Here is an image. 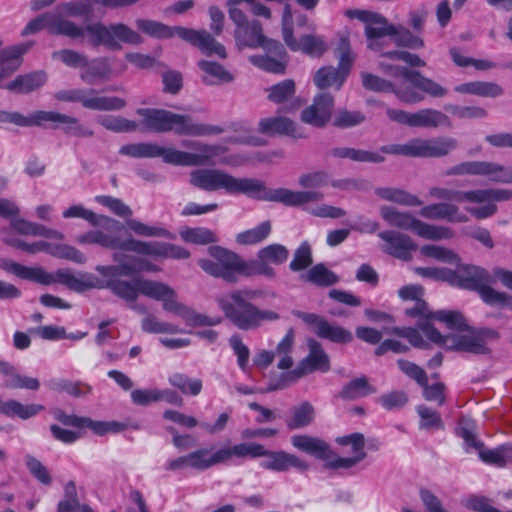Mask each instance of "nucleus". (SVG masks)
<instances>
[{"label":"nucleus","instance_id":"473e14b6","mask_svg":"<svg viewBox=\"0 0 512 512\" xmlns=\"http://www.w3.org/2000/svg\"><path fill=\"white\" fill-rule=\"evenodd\" d=\"M291 444L298 450L321 460H329L333 455L330 446L320 438L309 435H294Z\"/></svg>","mask_w":512,"mask_h":512},{"label":"nucleus","instance_id":"a18cd8bd","mask_svg":"<svg viewBox=\"0 0 512 512\" xmlns=\"http://www.w3.org/2000/svg\"><path fill=\"white\" fill-rule=\"evenodd\" d=\"M271 54L276 56L277 59L268 55H254L251 56L249 60L254 66L267 72L283 74L286 68V52L284 51V54L281 56L274 53Z\"/></svg>","mask_w":512,"mask_h":512},{"label":"nucleus","instance_id":"a19ab883","mask_svg":"<svg viewBox=\"0 0 512 512\" xmlns=\"http://www.w3.org/2000/svg\"><path fill=\"white\" fill-rule=\"evenodd\" d=\"M345 80L346 77L333 66L321 67L313 77V82L319 89L335 87L336 90H339Z\"/></svg>","mask_w":512,"mask_h":512},{"label":"nucleus","instance_id":"9b49d317","mask_svg":"<svg viewBox=\"0 0 512 512\" xmlns=\"http://www.w3.org/2000/svg\"><path fill=\"white\" fill-rule=\"evenodd\" d=\"M128 284L132 287L133 294L131 299H123L125 302H133L142 294L161 301L165 311L179 315L186 321L190 320L191 310L177 301L176 292L167 284L141 278L128 280Z\"/></svg>","mask_w":512,"mask_h":512},{"label":"nucleus","instance_id":"2f4dec72","mask_svg":"<svg viewBox=\"0 0 512 512\" xmlns=\"http://www.w3.org/2000/svg\"><path fill=\"white\" fill-rule=\"evenodd\" d=\"M419 214L426 219H444L452 223H464L468 220L467 216L460 212L458 206L447 202L424 206L419 211Z\"/></svg>","mask_w":512,"mask_h":512},{"label":"nucleus","instance_id":"69168bd1","mask_svg":"<svg viewBox=\"0 0 512 512\" xmlns=\"http://www.w3.org/2000/svg\"><path fill=\"white\" fill-rule=\"evenodd\" d=\"M141 328L144 332L147 333H180L182 332L181 329L178 328V326L168 323L159 321L156 317L152 315H147L141 322Z\"/></svg>","mask_w":512,"mask_h":512},{"label":"nucleus","instance_id":"b1692460","mask_svg":"<svg viewBox=\"0 0 512 512\" xmlns=\"http://www.w3.org/2000/svg\"><path fill=\"white\" fill-rule=\"evenodd\" d=\"M308 355L299 363L297 368L287 375L291 380H296L314 371L327 372L330 369V361L322 345L315 339H308Z\"/></svg>","mask_w":512,"mask_h":512},{"label":"nucleus","instance_id":"0e129e2a","mask_svg":"<svg viewBox=\"0 0 512 512\" xmlns=\"http://www.w3.org/2000/svg\"><path fill=\"white\" fill-rule=\"evenodd\" d=\"M395 44L399 47L409 49H420L424 46L422 38L414 35L409 29L403 26H396V32L392 33Z\"/></svg>","mask_w":512,"mask_h":512},{"label":"nucleus","instance_id":"ddd939ff","mask_svg":"<svg viewBox=\"0 0 512 512\" xmlns=\"http://www.w3.org/2000/svg\"><path fill=\"white\" fill-rule=\"evenodd\" d=\"M455 286L478 291L483 301L490 305H505L508 297L490 287V276L482 268L470 265H456Z\"/></svg>","mask_w":512,"mask_h":512},{"label":"nucleus","instance_id":"6e6552de","mask_svg":"<svg viewBox=\"0 0 512 512\" xmlns=\"http://www.w3.org/2000/svg\"><path fill=\"white\" fill-rule=\"evenodd\" d=\"M260 180L236 178L220 169H198L190 173L191 185L204 191L225 190L230 194H245L259 200Z\"/></svg>","mask_w":512,"mask_h":512},{"label":"nucleus","instance_id":"052dcab7","mask_svg":"<svg viewBox=\"0 0 512 512\" xmlns=\"http://www.w3.org/2000/svg\"><path fill=\"white\" fill-rule=\"evenodd\" d=\"M288 256V249L281 244H270L260 249L257 253L259 260L268 261L275 265L284 263L288 259Z\"/></svg>","mask_w":512,"mask_h":512},{"label":"nucleus","instance_id":"13d9d810","mask_svg":"<svg viewBox=\"0 0 512 512\" xmlns=\"http://www.w3.org/2000/svg\"><path fill=\"white\" fill-rule=\"evenodd\" d=\"M472 194L473 190H454L448 188L441 187H432L429 190V195L431 197L440 199V200H448V201H456L459 203L466 202L468 204H472Z\"/></svg>","mask_w":512,"mask_h":512},{"label":"nucleus","instance_id":"f257e3e1","mask_svg":"<svg viewBox=\"0 0 512 512\" xmlns=\"http://www.w3.org/2000/svg\"><path fill=\"white\" fill-rule=\"evenodd\" d=\"M0 268L18 278L29 280L42 285H51L59 282L76 292H84L90 289H108L120 299H131L132 287L128 280L120 279L121 272L130 273L131 267L103 266L96 267L102 278L91 273H71L69 270L59 269L55 274L49 273L42 267H28L10 259H0Z\"/></svg>","mask_w":512,"mask_h":512},{"label":"nucleus","instance_id":"f03ea898","mask_svg":"<svg viewBox=\"0 0 512 512\" xmlns=\"http://www.w3.org/2000/svg\"><path fill=\"white\" fill-rule=\"evenodd\" d=\"M46 29L50 34L66 36L92 48L103 46L109 50L121 48V42L139 45L143 38L123 23L105 25L100 21L79 25L61 14L46 12L31 20L22 31L26 36Z\"/></svg>","mask_w":512,"mask_h":512},{"label":"nucleus","instance_id":"5fc2aeb1","mask_svg":"<svg viewBox=\"0 0 512 512\" xmlns=\"http://www.w3.org/2000/svg\"><path fill=\"white\" fill-rule=\"evenodd\" d=\"M62 117L63 113L55 111H34L29 116H24V127L44 126L46 123H51L53 127H58Z\"/></svg>","mask_w":512,"mask_h":512},{"label":"nucleus","instance_id":"37998d69","mask_svg":"<svg viewBox=\"0 0 512 512\" xmlns=\"http://www.w3.org/2000/svg\"><path fill=\"white\" fill-rule=\"evenodd\" d=\"M331 155L337 158H348L357 162H370V163H381L384 161V157L378 152H372L367 150L340 147L334 148L331 151Z\"/></svg>","mask_w":512,"mask_h":512},{"label":"nucleus","instance_id":"6ab92c4d","mask_svg":"<svg viewBox=\"0 0 512 512\" xmlns=\"http://www.w3.org/2000/svg\"><path fill=\"white\" fill-rule=\"evenodd\" d=\"M512 198V191L501 188L475 189L472 194V204L465 210L476 219L492 217L497 212V202Z\"/></svg>","mask_w":512,"mask_h":512},{"label":"nucleus","instance_id":"412c9836","mask_svg":"<svg viewBox=\"0 0 512 512\" xmlns=\"http://www.w3.org/2000/svg\"><path fill=\"white\" fill-rule=\"evenodd\" d=\"M190 469L205 471L220 464H228L238 459V443L224 445L215 450L200 448L189 453Z\"/></svg>","mask_w":512,"mask_h":512},{"label":"nucleus","instance_id":"7c9ffc66","mask_svg":"<svg viewBox=\"0 0 512 512\" xmlns=\"http://www.w3.org/2000/svg\"><path fill=\"white\" fill-rule=\"evenodd\" d=\"M62 216L66 219L81 218L93 226L102 227L108 231L120 230L122 228V225L119 221L105 215H98L79 204L72 205L64 210Z\"/></svg>","mask_w":512,"mask_h":512},{"label":"nucleus","instance_id":"cd10ccee","mask_svg":"<svg viewBox=\"0 0 512 512\" xmlns=\"http://www.w3.org/2000/svg\"><path fill=\"white\" fill-rule=\"evenodd\" d=\"M113 73L108 57H97L86 60L83 69L80 70V79L88 85H96L108 81Z\"/></svg>","mask_w":512,"mask_h":512},{"label":"nucleus","instance_id":"4c0bfd02","mask_svg":"<svg viewBox=\"0 0 512 512\" xmlns=\"http://www.w3.org/2000/svg\"><path fill=\"white\" fill-rule=\"evenodd\" d=\"M375 194L383 200L394 202L408 207L421 206L423 202L416 196L403 189L393 187H379Z\"/></svg>","mask_w":512,"mask_h":512},{"label":"nucleus","instance_id":"f8f14e48","mask_svg":"<svg viewBox=\"0 0 512 512\" xmlns=\"http://www.w3.org/2000/svg\"><path fill=\"white\" fill-rule=\"evenodd\" d=\"M380 215L390 226L412 231L427 240L451 239L454 236V232L448 227L428 224L408 212L399 211L391 206H382Z\"/></svg>","mask_w":512,"mask_h":512},{"label":"nucleus","instance_id":"8fccbe9b","mask_svg":"<svg viewBox=\"0 0 512 512\" xmlns=\"http://www.w3.org/2000/svg\"><path fill=\"white\" fill-rule=\"evenodd\" d=\"M193 147L197 153H191L193 166H203L209 164L213 158L220 156L226 152V148L221 145H207L195 143Z\"/></svg>","mask_w":512,"mask_h":512},{"label":"nucleus","instance_id":"de8ad7c7","mask_svg":"<svg viewBox=\"0 0 512 512\" xmlns=\"http://www.w3.org/2000/svg\"><path fill=\"white\" fill-rule=\"evenodd\" d=\"M374 392L375 389L369 384L367 378L359 377L351 380L342 388L340 397L343 399H357Z\"/></svg>","mask_w":512,"mask_h":512},{"label":"nucleus","instance_id":"79ce46f5","mask_svg":"<svg viewBox=\"0 0 512 512\" xmlns=\"http://www.w3.org/2000/svg\"><path fill=\"white\" fill-rule=\"evenodd\" d=\"M199 68L205 73L203 81L208 85L227 83L233 80L232 75L224 67L212 61H199Z\"/></svg>","mask_w":512,"mask_h":512},{"label":"nucleus","instance_id":"6e6d98bb","mask_svg":"<svg viewBox=\"0 0 512 512\" xmlns=\"http://www.w3.org/2000/svg\"><path fill=\"white\" fill-rule=\"evenodd\" d=\"M169 383L183 394L191 396H197L202 390V381L200 379H192L181 373L172 374L169 377Z\"/></svg>","mask_w":512,"mask_h":512},{"label":"nucleus","instance_id":"423d86ee","mask_svg":"<svg viewBox=\"0 0 512 512\" xmlns=\"http://www.w3.org/2000/svg\"><path fill=\"white\" fill-rule=\"evenodd\" d=\"M422 332L433 343L444 346L448 350L462 351L477 355H486L491 352L489 344L499 340L500 335L494 329L468 328L467 323L461 329H454L458 333L443 336L436 328L422 324Z\"/></svg>","mask_w":512,"mask_h":512},{"label":"nucleus","instance_id":"3c124183","mask_svg":"<svg viewBox=\"0 0 512 512\" xmlns=\"http://www.w3.org/2000/svg\"><path fill=\"white\" fill-rule=\"evenodd\" d=\"M127 227L136 235L144 237H164L175 239L176 236L163 227L149 226L131 217L126 221Z\"/></svg>","mask_w":512,"mask_h":512},{"label":"nucleus","instance_id":"c85d7f7f","mask_svg":"<svg viewBox=\"0 0 512 512\" xmlns=\"http://www.w3.org/2000/svg\"><path fill=\"white\" fill-rule=\"evenodd\" d=\"M291 51L302 52L310 57L319 58L327 50L325 39L316 34H304L299 39L294 35L284 41Z\"/></svg>","mask_w":512,"mask_h":512},{"label":"nucleus","instance_id":"5701e85b","mask_svg":"<svg viewBox=\"0 0 512 512\" xmlns=\"http://www.w3.org/2000/svg\"><path fill=\"white\" fill-rule=\"evenodd\" d=\"M362 84L367 90L375 92H391L397 99L406 104H417L424 100V95L414 88L401 84L396 85L371 73H362Z\"/></svg>","mask_w":512,"mask_h":512},{"label":"nucleus","instance_id":"f704fd0d","mask_svg":"<svg viewBox=\"0 0 512 512\" xmlns=\"http://www.w3.org/2000/svg\"><path fill=\"white\" fill-rule=\"evenodd\" d=\"M454 90L460 94L475 95L485 98H497L504 94L502 86L489 81H471L456 85Z\"/></svg>","mask_w":512,"mask_h":512},{"label":"nucleus","instance_id":"39448f33","mask_svg":"<svg viewBox=\"0 0 512 512\" xmlns=\"http://www.w3.org/2000/svg\"><path fill=\"white\" fill-rule=\"evenodd\" d=\"M136 113L142 118L141 125L152 132L173 131L178 135L201 137L219 135L224 131L220 126L195 122L189 115L176 114L164 109L139 108Z\"/></svg>","mask_w":512,"mask_h":512},{"label":"nucleus","instance_id":"338daca9","mask_svg":"<svg viewBox=\"0 0 512 512\" xmlns=\"http://www.w3.org/2000/svg\"><path fill=\"white\" fill-rule=\"evenodd\" d=\"M45 251L48 252L49 254H51L52 256L71 260L78 264H83L86 262L85 255L81 251H79L78 249H76L70 245H66V244L51 245L50 244V247L48 248V250H45Z\"/></svg>","mask_w":512,"mask_h":512},{"label":"nucleus","instance_id":"1a4fd4ad","mask_svg":"<svg viewBox=\"0 0 512 512\" xmlns=\"http://www.w3.org/2000/svg\"><path fill=\"white\" fill-rule=\"evenodd\" d=\"M264 458L260 462V467L265 470L275 472H286L290 468L299 471L309 469V464L294 454L285 451H272L266 449L262 444L257 442H240L238 443V459L246 458Z\"/></svg>","mask_w":512,"mask_h":512},{"label":"nucleus","instance_id":"e433bc0d","mask_svg":"<svg viewBox=\"0 0 512 512\" xmlns=\"http://www.w3.org/2000/svg\"><path fill=\"white\" fill-rule=\"evenodd\" d=\"M45 82L46 74L44 72L37 71L17 76L13 81L3 87L14 93L26 94L39 89Z\"/></svg>","mask_w":512,"mask_h":512},{"label":"nucleus","instance_id":"e2e57ef3","mask_svg":"<svg viewBox=\"0 0 512 512\" xmlns=\"http://www.w3.org/2000/svg\"><path fill=\"white\" fill-rule=\"evenodd\" d=\"M421 253L424 256L436 259L441 262H445L448 264L458 265L460 258L459 256L452 250L438 246V245H424L421 247Z\"/></svg>","mask_w":512,"mask_h":512},{"label":"nucleus","instance_id":"680f3d73","mask_svg":"<svg viewBox=\"0 0 512 512\" xmlns=\"http://www.w3.org/2000/svg\"><path fill=\"white\" fill-rule=\"evenodd\" d=\"M268 99L280 104L291 99L295 94V83L291 79L283 80L269 88Z\"/></svg>","mask_w":512,"mask_h":512},{"label":"nucleus","instance_id":"7ed1b4c3","mask_svg":"<svg viewBox=\"0 0 512 512\" xmlns=\"http://www.w3.org/2000/svg\"><path fill=\"white\" fill-rule=\"evenodd\" d=\"M261 292L253 289H236L217 297L218 307L224 316L239 330L256 331L268 322L277 321L280 315L273 310L262 309L251 300Z\"/></svg>","mask_w":512,"mask_h":512},{"label":"nucleus","instance_id":"393cba45","mask_svg":"<svg viewBox=\"0 0 512 512\" xmlns=\"http://www.w3.org/2000/svg\"><path fill=\"white\" fill-rule=\"evenodd\" d=\"M333 108V96L326 92L319 93L313 103L302 111L301 120L318 128L324 127L331 118Z\"/></svg>","mask_w":512,"mask_h":512},{"label":"nucleus","instance_id":"9d476101","mask_svg":"<svg viewBox=\"0 0 512 512\" xmlns=\"http://www.w3.org/2000/svg\"><path fill=\"white\" fill-rule=\"evenodd\" d=\"M457 147L458 141L452 137L413 138L404 144L383 146L381 151L407 157L440 158L449 155Z\"/></svg>","mask_w":512,"mask_h":512},{"label":"nucleus","instance_id":"c9c22d12","mask_svg":"<svg viewBox=\"0 0 512 512\" xmlns=\"http://www.w3.org/2000/svg\"><path fill=\"white\" fill-rule=\"evenodd\" d=\"M44 410V406L41 404H22L17 400L3 401L0 399V414L7 417H18L22 420H27L39 414Z\"/></svg>","mask_w":512,"mask_h":512},{"label":"nucleus","instance_id":"603ef678","mask_svg":"<svg viewBox=\"0 0 512 512\" xmlns=\"http://www.w3.org/2000/svg\"><path fill=\"white\" fill-rule=\"evenodd\" d=\"M98 123L105 129L115 133L133 132L138 129V124L121 116L104 115L98 118Z\"/></svg>","mask_w":512,"mask_h":512},{"label":"nucleus","instance_id":"bb28decb","mask_svg":"<svg viewBox=\"0 0 512 512\" xmlns=\"http://www.w3.org/2000/svg\"><path fill=\"white\" fill-rule=\"evenodd\" d=\"M396 32V26L389 24L382 15L375 13L365 24V36L368 42V48L374 51H380L384 46V38L392 36Z\"/></svg>","mask_w":512,"mask_h":512},{"label":"nucleus","instance_id":"a211bd4d","mask_svg":"<svg viewBox=\"0 0 512 512\" xmlns=\"http://www.w3.org/2000/svg\"><path fill=\"white\" fill-rule=\"evenodd\" d=\"M234 37L239 49L244 47H260L268 53H274L280 56L284 54L283 45L276 40L267 38L263 33L261 23L256 19L251 20L242 28H236L234 31Z\"/></svg>","mask_w":512,"mask_h":512},{"label":"nucleus","instance_id":"72a5a7b5","mask_svg":"<svg viewBox=\"0 0 512 512\" xmlns=\"http://www.w3.org/2000/svg\"><path fill=\"white\" fill-rule=\"evenodd\" d=\"M0 373L6 377L7 388L37 391L40 387L37 378L18 373L17 369L8 362L0 361Z\"/></svg>","mask_w":512,"mask_h":512},{"label":"nucleus","instance_id":"4be33fe9","mask_svg":"<svg viewBox=\"0 0 512 512\" xmlns=\"http://www.w3.org/2000/svg\"><path fill=\"white\" fill-rule=\"evenodd\" d=\"M324 198L320 191H294L287 188H266L261 182L259 200L278 202L289 207H298L311 202H319Z\"/></svg>","mask_w":512,"mask_h":512},{"label":"nucleus","instance_id":"a878e982","mask_svg":"<svg viewBox=\"0 0 512 512\" xmlns=\"http://www.w3.org/2000/svg\"><path fill=\"white\" fill-rule=\"evenodd\" d=\"M378 237L384 242L381 246L382 250L401 260H409L411 252L417 248L413 240L401 232L393 230L382 231L378 234Z\"/></svg>","mask_w":512,"mask_h":512},{"label":"nucleus","instance_id":"4468645a","mask_svg":"<svg viewBox=\"0 0 512 512\" xmlns=\"http://www.w3.org/2000/svg\"><path fill=\"white\" fill-rule=\"evenodd\" d=\"M54 98L60 102L80 103L83 108L96 111H119L126 106L123 98L103 96L94 88H73L59 90Z\"/></svg>","mask_w":512,"mask_h":512},{"label":"nucleus","instance_id":"c756f323","mask_svg":"<svg viewBox=\"0 0 512 512\" xmlns=\"http://www.w3.org/2000/svg\"><path fill=\"white\" fill-rule=\"evenodd\" d=\"M259 131L267 135H284L293 138H303L305 135L296 123L283 116L268 117L259 122Z\"/></svg>","mask_w":512,"mask_h":512},{"label":"nucleus","instance_id":"4d7b16f0","mask_svg":"<svg viewBox=\"0 0 512 512\" xmlns=\"http://www.w3.org/2000/svg\"><path fill=\"white\" fill-rule=\"evenodd\" d=\"M119 153L133 158H155L159 151L156 144L133 143L122 146Z\"/></svg>","mask_w":512,"mask_h":512},{"label":"nucleus","instance_id":"774afa93","mask_svg":"<svg viewBox=\"0 0 512 512\" xmlns=\"http://www.w3.org/2000/svg\"><path fill=\"white\" fill-rule=\"evenodd\" d=\"M25 464L32 476L41 484L49 486L52 483V476L49 470L37 458L27 454L25 456Z\"/></svg>","mask_w":512,"mask_h":512},{"label":"nucleus","instance_id":"bf43d9fd","mask_svg":"<svg viewBox=\"0 0 512 512\" xmlns=\"http://www.w3.org/2000/svg\"><path fill=\"white\" fill-rule=\"evenodd\" d=\"M313 263L312 249L307 241H304L295 250L289 268L293 272H300L310 267Z\"/></svg>","mask_w":512,"mask_h":512},{"label":"nucleus","instance_id":"864d4df0","mask_svg":"<svg viewBox=\"0 0 512 512\" xmlns=\"http://www.w3.org/2000/svg\"><path fill=\"white\" fill-rule=\"evenodd\" d=\"M181 238L188 243L206 245L218 241L215 233L206 227L185 228L180 231Z\"/></svg>","mask_w":512,"mask_h":512},{"label":"nucleus","instance_id":"20e7f679","mask_svg":"<svg viewBox=\"0 0 512 512\" xmlns=\"http://www.w3.org/2000/svg\"><path fill=\"white\" fill-rule=\"evenodd\" d=\"M79 244H97L105 249L122 250L134 252L139 255L170 258L187 259L190 252L184 247L166 243V242H145L128 237L121 239L116 235L106 233L102 230H91L85 232L76 238Z\"/></svg>","mask_w":512,"mask_h":512},{"label":"nucleus","instance_id":"ea45409f","mask_svg":"<svg viewBox=\"0 0 512 512\" xmlns=\"http://www.w3.org/2000/svg\"><path fill=\"white\" fill-rule=\"evenodd\" d=\"M300 279L321 287H328L339 281V277L322 263L310 268L300 276Z\"/></svg>","mask_w":512,"mask_h":512},{"label":"nucleus","instance_id":"f3484780","mask_svg":"<svg viewBox=\"0 0 512 512\" xmlns=\"http://www.w3.org/2000/svg\"><path fill=\"white\" fill-rule=\"evenodd\" d=\"M208 252L213 260L199 259V266L209 275L234 283L237 281L239 256L220 246H210Z\"/></svg>","mask_w":512,"mask_h":512},{"label":"nucleus","instance_id":"aec40b11","mask_svg":"<svg viewBox=\"0 0 512 512\" xmlns=\"http://www.w3.org/2000/svg\"><path fill=\"white\" fill-rule=\"evenodd\" d=\"M406 315L418 318V327L421 330L424 323L433 327L432 320L444 323L448 329H461L465 326V319L461 313L450 310L432 312L423 299L415 301L412 308L406 309Z\"/></svg>","mask_w":512,"mask_h":512},{"label":"nucleus","instance_id":"58836bf2","mask_svg":"<svg viewBox=\"0 0 512 512\" xmlns=\"http://www.w3.org/2000/svg\"><path fill=\"white\" fill-rule=\"evenodd\" d=\"M316 335L336 344H348L353 341L351 331L336 323H330L326 319L321 323L319 329L316 330Z\"/></svg>","mask_w":512,"mask_h":512},{"label":"nucleus","instance_id":"2eb2a0df","mask_svg":"<svg viewBox=\"0 0 512 512\" xmlns=\"http://www.w3.org/2000/svg\"><path fill=\"white\" fill-rule=\"evenodd\" d=\"M445 176H479L491 182L512 184V166L485 160L463 161L445 170Z\"/></svg>","mask_w":512,"mask_h":512},{"label":"nucleus","instance_id":"09e8293b","mask_svg":"<svg viewBox=\"0 0 512 512\" xmlns=\"http://www.w3.org/2000/svg\"><path fill=\"white\" fill-rule=\"evenodd\" d=\"M270 233L271 223L264 221L252 229L238 233L236 235V241L241 245H253L264 241Z\"/></svg>","mask_w":512,"mask_h":512},{"label":"nucleus","instance_id":"0eeeda50","mask_svg":"<svg viewBox=\"0 0 512 512\" xmlns=\"http://www.w3.org/2000/svg\"><path fill=\"white\" fill-rule=\"evenodd\" d=\"M136 26L140 31L154 38L169 39L177 35L199 48L207 56L217 55L223 59L227 56L225 47L206 30H194L181 26L170 27L161 22L145 19H138Z\"/></svg>","mask_w":512,"mask_h":512},{"label":"nucleus","instance_id":"dca6fc26","mask_svg":"<svg viewBox=\"0 0 512 512\" xmlns=\"http://www.w3.org/2000/svg\"><path fill=\"white\" fill-rule=\"evenodd\" d=\"M386 114L391 121L411 128L435 129L451 126L450 118L445 113L432 108L420 109L416 112L387 108Z\"/></svg>","mask_w":512,"mask_h":512},{"label":"nucleus","instance_id":"49530a36","mask_svg":"<svg viewBox=\"0 0 512 512\" xmlns=\"http://www.w3.org/2000/svg\"><path fill=\"white\" fill-rule=\"evenodd\" d=\"M314 419V408L304 402L292 409V415L286 420V424L290 429H299L308 426Z\"/></svg>","mask_w":512,"mask_h":512},{"label":"nucleus","instance_id":"c03bdc74","mask_svg":"<svg viewBox=\"0 0 512 512\" xmlns=\"http://www.w3.org/2000/svg\"><path fill=\"white\" fill-rule=\"evenodd\" d=\"M409 86L422 95L425 93L433 98H443L448 94V90L445 87L433 79L425 77L421 72H419V76H415L412 84Z\"/></svg>","mask_w":512,"mask_h":512}]
</instances>
